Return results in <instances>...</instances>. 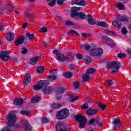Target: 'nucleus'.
<instances>
[{"instance_id": "nucleus-1", "label": "nucleus", "mask_w": 131, "mask_h": 131, "mask_svg": "<svg viewBox=\"0 0 131 131\" xmlns=\"http://www.w3.org/2000/svg\"><path fill=\"white\" fill-rule=\"evenodd\" d=\"M49 83L47 81H40L38 83L34 85L33 87V89L34 91H38V90H41L42 89V93L44 95H49L53 92V89L50 86H48Z\"/></svg>"}, {"instance_id": "nucleus-2", "label": "nucleus", "mask_w": 131, "mask_h": 131, "mask_svg": "<svg viewBox=\"0 0 131 131\" xmlns=\"http://www.w3.org/2000/svg\"><path fill=\"white\" fill-rule=\"evenodd\" d=\"M72 12H71V17L74 18L76 17V19L79 18L81 20H84L85 19V14L83 12H78L77 11H80L82 10V7H72Z\"/></svg>"}, {"instance_id": "nucleus-3", "label": "nucleus", "mask_w": 131, "mask_h": 131, "mask_svg": "<svg viewBox=\"0 0 131 131\" xmlns=\"http://www.w3.org/2000/svg\"><path fill=\"white\" fill-rule=\"evenodd\" d=\"M76 121L79 122L78 126L79 128H84L88 120H86V118L85 116H82L81 114H78L75 116Z\"/></svg>"}, {"instance_id": "nucleus-4", "label": "nucleus", "mask_w": 131, "mask_h": 131, "mask_svg": "<svg viewBox=\"0 0 131 131\" xmlns=\"http://www.w3.org/2000/svg\"><path fill=\"white\" fill-rule=\"evenodd\" d=\"M120 67V63L118 61H113L107 63V69H112V74H115Z\"/></svg>"}, {"instance_id": "nucleus-5", "label": "nucleus", "mask_w": 131, "mask_h": 131, "mask_svg": "<svg viewBox=\"0 0 131 131\" xmlns=\"http://www.w3.org/2000/svg\"><path fill=\"white\" fill-rule=\"evenodd\" d=\"M6 121L9 126H13L17 120V117L14 113H10L6 116Z\"/></svg>"}, {"instance_id": "nucleus-6", "label": "nucleus", "mask_w": 131, "mask_h": 131, "mask_svg": "<svg viewBox=\"0 0 131 131\" xmlns=\"http://www.w3.org/2000/svg\"><path fill=\"white\" fill-rule=\"evenodd\" d=\"M53 54L56 55L55 58L56 60H58V61H60V62L67 61V60L70 58V56H64L62 53H61V52L58 50H53Z\"/></svg>"}, {"instance_id": "nucleus-7", "label": "nucleus", "mask_w": 131, "mask_h": 131, "mask_svg": "<svg viewBox=\"0 0 131 131\" xmlns=\"http://www.w3.org/2000/svg\"><path fill=\"white\" fill-rule=\"evenodd\" d=\"M69 116V110L67 108H62L59 111L56 115L57 119H65Z\"/></svg>"}, {"instance_id": "nucleus-8", "label": "nucleus", "mask_w": 131, "mask_h": 131, "mask_svg": "<svg viewBox=\"0 0 131 131\" xmlns=\"http://www.w3.org/2000/svg\"><path fill=\"white\" fill-rule=\"evenodd\" d=\"M89 54L93 57H100L103 55V49L101 48L92 49L90 50Z\"/></svg>"}, {"instance_id": "nucleus-9", "label": "nucleus", "mask_w": 131, "mask_h": 131, "mask_svg": "<svg viewBox=\"0 0 131 131\" xmlns=\"http://www.w3.org/2000/svg\"><path fill=\"white\" fill-rule=\"evenodd\" d=\"M21 125L25 130L30 131L32 129V126L29 124L28 120H25L21 122Z\"/></svg>"}, {"instance_id": "nucleus-10", "label": "nucleus", "mask_w": 131, "mask_h": 131, "mask_svg": "<svg viewBox=\"0 0 131 131\" xmlns=\"http://www.w3.org/2000/svg\"><path fill=\"white\" fill-rule=\"evenodd\" d=\"M0 58L2 61H8L10 60L9 53L7 51H2L0 53Z\"/></svg>"}, {"instance_id": "nucleus-11", "label": "nucleus", "mask_w": 131, "mask_h": 131, "mask_svg": "<svg viewBox=\"0 0 131 131\" xmlns=\"http://www.w3.org/2000/svg\"><path fill=\"white\" fill-rule=\"evenodd\" d=\"M64 92H65V88L63 86H59L57 88L56 91V99H57V100L61 99V94L64 93Z\"/></svg>"}, {"instance_id": "nucleus-12", "label": "nucleus", "mask_w": 131, "mask_h": 131, "mask_svg": "<svg viewBox=\"0 0 131 131\" xmlns=\"http://www.w3.org/2000/svg\"><path fill=\"white\" fill-rule=\"evenodd\" d=\"M56 131H67V129L64 126V124L61 122H58L56 124Z\"/></svg>"}, {"instance_id": "nucleus-13", "label": "nucleus", "mask_w": 131, "mask_h": 131, "mask_svg": "<svg viewBox=\"0 0 131 131\" xmlns=\"http://www.w3.org/2000/svg\"><path fill=\"white\" fill-rule=\"evenodd\" d=\"M15 35L12 32H7L5 33V38L8 41H12Z\"/></svg>"}, {"instance_id": "nucleus-14", "label": "nucleus", "mask_w": 131, "mask_h": 131, "mask_svg": "<svg viewBox=\"0 0 131 131\" xmlns=\"http://www.w3.org/2000/svg\"><path fill=\"white\" fill-rule=\"evenodd\" d=\"M104 38L105 39V42L106 45L110 46L112 48H113V47H115V43L112 39L106 36H104Z\"/></svg>"}, {"instance_id": "nucleus-15", "label": "nucleus", "mask_w": 131, "mask_h": 131, "mask_svg": "<svg viewBox=\"0 0 131 131\" xmlns=\"http://www.w3.org/2000/svg\"><path fill=\"white\" fill-rule=\"evenodd\" d=\"M86 17H87V18H85V19L87 20L89 24H90V25H95V24H97V23H95L96 19L93 18V16L91 15V14L87 15Z\"/></svg>"}, {"instance_id": "nucleus-16", "label": "nucleus", "mask_w": 131, "mask_h": 131, "mask_svg": "<svg viewBox=\"0 0 131 131\" xmlns=\"http://www.w3.org/2000/svg\"><path fill=\"white\" fill-rule=\"evenodd\" d=\"M41 58V57L40 56L33 57L31 59L30 61L31 65H34L36 64V63H37V62H38V61H39Z\"/></svg>"}, {"instance_id": "nucleus-17", "label": "nucleus", "mask_w": 131, "mask_h": 131, "mask_svg": "<svg viewBox=\"0 0 131 131\" xmlns=\"http://www.w3.org/2000/svg\"><path fill=\"white\" fill-rule=\"evenodd\" d=\"M98 112V110L89 108L86 110V113L88 116H93Z\"/></svg>"}, {"instance_id": "nucleus-18", "label": "nucleus", "mask_w": 131, "mask_h": 131, "mask_svg": "<svg viewBox=\"0 0 131 131\" xmlns=\"http://www.w3.org/2000/svg\"><path fill=\"white\" fill-rule=\"evenodd\" d=\"M31 82V76L30 74H27L24 79V83L25 84H28Z\"/></svg>"}, {"instance_id": "nucleus-19", "label": "nucleus", "mask_w": 131, "mask_h": 131, "mask_svg": "<svg viewBox=\"0 0 131 131\" xmlns=\"http://www.w3.org/2000/svg\"><path fill=\"white\" fill-rule=\"evenodd\" d=\"M113 123L115 125L114 129H117V128L121 125V122H120V120L118 119H114Z\"/></svg>"}, {"instance_id": "nucleus-20", "label": "nucleus", "mask_w": 131, "mask_h": 131, "mask_svg": "<svg viewBox=\"0 0 131 131\" xmlns=\"http://www.w3.org/2000/svg\"><path fill=\"white\" fill-rule=\"evenodd\" d=\"M90 78H91V76H90V75L88 73H86V72L85 74L83 75L82 76V80L83 82H84L85 81H88V80H90Z\"/></svg>"}, {"instance_id": "nucleus-21", "label": "nucleus", "mask_w": 131, "mask_h": 131, "mask_svg": "<svg viewBox=\"0 0 131 131\" xmlns=\"http://www.w3.org/2000/svg\"><path fill=\"white\" fill-rule=\"evenodd\" d=\"M98 118H96L95 119H91L89 121V124H90L91 125H93V126H95V125H97V121H98Z\"/></svg>"}, {"instance_id": "nucleus-22", "label": "nucleus", "mask_w": 131, "mask_h": 131, "mask_svg": "<svg viewBox=\"0 0 131 131\" xmlns=\"http://www.w3.org/2000/svg\"><path fill=\"white\" fill-rule=\"evenodd\" d=\"M24 42V36H21L18 38L15 41L16 46H19V45H21Z\"/></svg>"}, {"instance_id": "nucleus-23", "label": "nucleus", "mask_w": 131, "mask_h": 131, "mask_svg": "<svg viewBox=\"0 0 131 131\" xmlns=\"http://www.w3.org/2000/svg\"><path fill=\"white\" fill-rule=\"evenodd\" d=\"M14 105H22L23 104V99L21 98H15L14 100Z\"/></svg>"}, {"instance_id": "nucleus-24", "label": "nucleus", "mask_w": 131, "mask_h": 131, "mask_svg": "<svg viewBox=\"0 0 131 131\" xmlns=\"http://www.w3.org/2000/svg\"><path fill=\"white\" fill-rule=\"evenodd\" d=\"M40 100H41L40 97L36 96L33 98H32L31 101L32 103H38V102H39Z\"/></svg>"}, {"instance_id": "nucleus-25", "label": "nucleus", "mask_w": 131, "mask_h": 131, "mask_svg": "<svg viewBox=\"0 0 131 131\" xmlns=\"http://www.w3.org/2000/svg\"><path fill=\"white\" fill-rule=\"evenodd\" d=\"M96 25L98 26H101L102 27H104V28L108 27V24H107V23H106V22L105 21H99L96 23Z\"/></svg>"}, {"instance_id": "nucleus-26", "label": "nucleus", "mask_w": 131, "mask_h": 131, "mask_svg": "<svg viewBox=\"0 0 131 131\" xmlns=\"http://www.w3.org/2000/svg\"><path fill=\"white\" fill-rule=\"evenodd\" d=\"M83 61L85 64H89V63H91V62L93 61V59H92V58H91V57L88 55H85Z\"/></svg>"}, {"instance_id": "nucleus-27", "label": "nucleus", "mask_w": 131, "mask_h": 131, "mask_svg": "<svg viewBox=\"0 0 131 131\" xmlns=\"http://www.w3.org/2000/svg\"><path fill=\"white\" fill-rule=\"evenodd\" d=\"M112 24L113 26L117 27V28H120L121 27V23L120 21H119V20L113 21Z\"/></svg>"}, {"instance_id": "nucleus-28", "label": "nucleus", "mask_w": 131, "mask_h": 131, "mask_svg": "<svg viewBox=\"0 0 131 131\" xmlns=\"http://www.w3.org/2000/svg\"><path fill=\"white\" fill-rule=\"evenodd\" d=\"M79 96H76L73 94L70 95L69 97V101L70 102H74V101H76V100H78Z\"/></svg>"}, {"instance_id": "nucleus-29", "label": "nucleus", "mask_w": 131, "mask_h": 131, "mask_svg": "<svg viewBox=\"0 0 131 131\" xmlns=\"http://www.w3.org/2000/svg\"><path fill=\"white\" fill-rule=\"evenodd\" d=\"M73 75H74V74L70 72H67L63 73V76H64V77H66V78H71V77H72Z\"/></svg>"}, {"instance_id": "nucleus-30", "label": "nucleus", "mask_w": 131, "mask_h": 131, "mask_svg": "<svg viewBox=\"0 0 131 131\" xmlns=\"http://www.w3.org/2000/svg\"><path fill=\"white\" fill-rule=\"evenodd\" d=\"M86 72V73H88L89 75L94 74V73L96 72V70L95 69V68H91L90 69H87Z\"/></svg>"}, {"instance_id": "nucleus-31", "label": "nucleus", "mask_w": 131, "mask_h": 131, "mask_svg": "<svg viewBox=\"0 0 131 131\" xmlns=\"http://www.w3.org/2000/svg\"><path fill=\"white\" fill-rule=\"evenodd\" d=\"M73 85L75 90H77V89H79V86H80V83H79V82L78 81H74L73 82Z\"/></svg>"}, {"instance_id": "nucleus-32", "label": "nucleus", "mask_w": 131, "mask_h": 131, "mask_svg": "<svg viewBox=\"0 0 131 131\" xmlns=\"http://www.w3.org/2000/svg\"><path fill=\"white\" fill-rule=\"evenodd\" d=\"M81 49H82V50H84L85 51H88V50H90L91 49V46L88 44H85L81 45L80 46Z\"/></svg>"}, {"instance_id": "nucleus-33", "label": "nucleus", "mask_w": 131, "mask_h": 131, "mask_svg": "<svg viewBox=\"0 0 131 131\" xmlns=\"http://www.w3.org/2000/svg\"><path fill=\"white\" fill-rule=\"evenodd\" d=\"M45 71V68L42 66H39L37 68V72L38 73H42Z\"/></svg>"}, {"instance_id": "nucleus-34", "label": "nucleus", "mask_w": 131, "mask_h": 131, "mask_svg": "<svg viewBox=\"0 0 131 131\" xmlns=\"http://www.w3.org/2000/svg\"><path fill=\"white\" fill-rule=\"evenodd\" d=\"M61 105L60 103H53V104L51 105V108L52 109H57V108H60Z\"/></svg>"}, {"instance_id": "nucleus-35", "label": "nucleus", "mask_w": 131, "mask_h": 131, "mask_svg": "<svg viewBox=\"0 0 131 131\" xmlns=\"http://www.w3.org/2000/svg\"><path fill=\"white\" fill-rule=\"evenodd\" d=\"M104 33L106 34H109L110 35H116V33L113 31H111L109 30H104Z\"/></svg>"}, {"instance_id": "nucleus-36", "label": "nucleus", "mask_w": 131, "mask_h": 131, "mask_svg": "<svg viewBox=\"0 0 131 131\" xmlns=\"http://www.w3.org/2000/svg\"><path fill=\"white\" fill-rule=\"evenodd\" d=\"M119 20H120V21H127V20H128V17L126 16H122L119 17Z\"/></svg>"}, {"instance_id": "nucleus-37", "label": "nucleus", "mask_w": 131, "mask_h": 131, "mask_svg": "<svg viewBox=\"0 0 131 131\" xmlns=\"http://www.w3.org/2000/svg\"><path fill=\"white\" fill-rule=\"evenodd\" d=\"M68 34H74V35H79L77 32L75 31L74 30H71L68 32Z\"/></svg>"}, {"instance_id": "nucleus-38", "label": "nucleus", "mask_w": 131, "mask_h": 131, "mask_svg": "<svg viewBox=\"0 0 131 131\" xmlns=\"http://www.w3.org/2000/svg\"><path fill=\"white\" fill-rule=\"evenodd\" d=\"M26 35H27V36H28V37L29 38L30 40H32L33 39V38L34 37V34H29V33H27L26 34Z\"/></svg>"}, {"instance_id": "nucleus-39", "label": "nucleus", "mask_w": 131, "mask_h": 131, "mask_svg": "<svg viewBox=\"0 0 131 131\" xmlns=\"http://www.w3.org/2000/svg\"><path fill=\"white\" fill-rule=\"evenodd\" d=\"M50 74H51V75L55 76L57 73H58V71L56 69L52 70L49 71Z\"/></svg>"}, {"instance_id": "nucleus-40", "label": "nucleus", "mask_w": 131, "mask_h": 131, "mask_svg": "<svg viewBox=\"0 0 131 131\" xmlns=\"http://www.w3.org/2000/svg\"><path fill=\"white\" fill-rule=\"evenodd\" d=\"M117 56L118 58H120V59H122L123 58H125L126 57V54L125 53H119L117 55Z\"/></svg>"}, {"instance_id": "nucleus-41", "label": "nucleus", "mask_w": 131, "mask_h": 131, "mask_svg": "<svg viewBox=\"0 0 131 131\" xmlns=\"http://www.w3.org/2000/svg\"><path fill=\"white\" fill-rule=\"evenodd\" d=\"M117 7H118L120 10H124V5L121 3H118L117 5Z\"/></svg>"}, {"instance_id": "nucleus-42", "label": "nucleus", "mask_w": 131, "mask_h": 131, "mask_svg": "<svg viewBox=\"0 0 131 131\" xmlns=\"http://www.w3.org/2000/svg\"><path fill=\"white\" fill-rule=\"evenodd\" d=\"M20 114L24 115V116H27V115H29V112L27 111H20Z\"/></svg>"}, {"instance_id": "nucleus-43", "label": "nucleus", "mask_w": 131, "mask_h": 131, "mask_svg": "<svg viewBox=\"0 0 131 131\" xmlns=\"http://www.w3.org/2000/svg\"><path fill=\"white\" fill-rule=\"evenodd\" d=\"M57 79V76L54 75V76H49V80H50V81H53L54 80H56Z\"/></svg>"}, {"instance_id": "nucleus-44", "label": "nucleus", "mask_w": 131, "mask_h": 131, "mask_svg": "<svg viewBox=\"0 0 131 131\" xmlns=\"http://www.w3.org/2000/svg\"><path fill=\"white\" fill-rule=\"evenodd\" d=\"M106 84H107L108 85V86H110L111 85H113V83H114L113 82V81L111 80H107L106 82H105Z\"/></svg>"}, {"instance_id": "nucleus-45", "label": "nucleus", "mask_w": 131, "mask_h": 131, "mask_svg": "<svg viewBox=\"0 0 131 131\" xmlns=\"http://www.w3.org/2000/svg\"><path fill=\"white\" fill-rule=\"evenodd\" d=\"M98 106L101 110H105V108H106V105L103 103H99Z\"/></svg>"}, {"instance_id": "nucleus-46", "label": "nucleus", "mask_w": 131, "mask_h": 131, "mask_svg": "<svg viewBox=\"0 0 131 131\" xmlns=\"http://www.w3.org/2000/svg\"><path fill=\"white\" fill-rule=\"evenodd\" d=\"M2 131H12V129L9 126H6L4 127L2 129Z\"/></svg>"}, {"instance_id": "nucleus-47", "label": "nucleus", "mask_w": 131, "mask_h": 131, "mask_svg": "<svg viewBox=\"0 0 131 131\" xmlns=\"http://www.w3.org/2000/svg\"><path fill=\"white\" fill-rule=\"evenodd\" d=\"M86 4L85 0H81L80 1H79L78 6H85V5Z\"/></svg>"}, {"instance_id": "nucleus-48", "label": "nucleus", "mask_w": 131, "mask_h": 131, "mask_svg": "<svg viewBox=\"0 0 131 131\" xmlns=\"http://www.w3.org/2000/svg\"><path fill=\"white\" fill-rule=\"evenodd\" d=\"M48 31V28H47L46 27H43L41 28V30L39 31V32H47Z\"/></svg>"}, {"instance_id": "nucleus-49", "label": "nucleus", "mask_w": 131, "mask_h": 131, "mask_svg": "<svg viewBox=\"0 0 131 131\" xmlns=\"http://www.w3.org/2000/svg\"><path fill=\"white\" fill-rule=\"evenodd\" d=\"M49 122V119L46 118H42L41 119V123H48Z\"/></svg>"}, {"instance_id": "nucleus-50", "label": "nucleus", "mask_w": 131, "mask_h": 131, "mask_svg": "<svg viewBox=\"0 0 131 131\" xmlns=\"http://www.w3.org/2000/svg\"><path fill=\"white\" fill-rule=\"evenodd\" d=\"M97 126H99L101 127L103 125V123H102V122H101V120H100V118H98V121L97 122Z\"/></svg>"}, {"instance_id": "nucleus-51", "label": "nucleus", "mask_w": 131, "mask_h": 131, "mask_svg": "<svg viewBox=\"0 0 131 131\" xmlns=\"http://www.w3.org/2000/svg\"><path fill=\"white\" fill-rule=\"evenodd\" d=\"M89 108V104L85 103L82 105V109H88Z\"/></svg>"}, {"instance_id": "nucleus-52", "label": "nucleus", "mask_w": 131, "mask_h": 131, "mask_svg": "<svg viewBox=\"0 0 131 131\" xmlns=\"http://www.w3.org/2000/svg\"><path fill=\"white\" fill-rule=\"evenodd\" d=\"M79 3V0H72V5H77L78 6V4Z\"/></svg>"}, {"instance_id": "nucleus-53", "label": "nucleus", "mask_w": 131, "mask_h": 131, "mask_svg": "<svg viewBox=\"0 0 131 131\" xmlns=\"http://www.w3.org/2000/svg\"><path fill=\"white\" fill-rule=\"evenodd\" d=\"M21 50L22 54H26V53H27V49L26 48L21 47Z\"/></svg>"}, {"instance_id": "nucleus-54", "label": "nucleus", "mask_w": 131, "mask_h": 131, "mask_svg": "<svg viewBox=\"0 0 131 131\" xmlns=\"http://www.w3.org/2000/svg\"><path fill=\"white\" fill-rule=\"evenodd\" d=\"M65 24H66V25H68V26H73V25H74V24H73V23L71 22V21H66Z\"/></svg>"}, {"instance_id": "nucleus-55", "label": "nucleus", "mask_w": 131, "mask_h": 131, "mask_svg": "<svg viewBox=\"0 0 131 131\" xmlns=\"http://www.w3.org/2000/svg\"><path fill=\"white\" fill-rule=\"evenodd\" d=\"M81 36L84 37H89V36H91V34L83 33L81 34Z\"/></svg>"}, {"instance_id": "nucleus-56", "label": "nucleus", "mask_w": 131, "mask_h": 131, "mask_svg": "<svg viewBox=\"0 0 131 131\" xmlns=\"http://www.w3.org/2000/svg\"><path fill=\"white\" fill-rule=\"evenodd\" d=\"M55 3H56V0H53L52 2L49 3L48 5L50 7H54V6H55Z\"/></svg>"}, {"instance_id": "nucleus-57", "label": "nucleus", "mask_w": 131, "mask_h": 131, "mask_svg": "<svg viewBox=\"0 0 131 131\" xmlns=\"http://www.w3.org/2000/svg\"><path fill=\"white\" fill-rule=\"evenodd\" d=\"M121 32L122 34H126V33H127V30H126V29H125V28H123L122 29Z\"/></svg>"}, {"instance_id": "nucleus-58", "label": "nucleus", "mask_w": 131, "mask_h": 131, "mask_svg": "<svg viewBox=\"0 0 131 131\" xmlns=\"http://www.w3.org/2000/svg\"><path fill=\"white\" fill-rule=\"evenodd\" d=\"M64 1L66 0H57V3L58 5H62V4H64Z\"/></svg>"}, {"instance_id": "nucleus-59", "label": "nucleus", "mask_w": 131, "mask_h": 131, "mask_svg": "<svg viewBox=\"0 0 131 131\" xmlns=\"http://www.w3.org/2000/svg\"><path fill=\"white\" fill-rule=\"evenodd\" d=\"M68 69H69L70 70H72V69H74V65L71 64L68 67Z\"/></svg>"}, {"instance_id": "nucleus-60", "label": "nucleus", "mask_w": 131, "mask_h": 131, "mask_svg": "<svg viewBox=\"0 0 131 131\" xmlns=\"http://www.w3.org/2000/svg\"><path fill=\"white\" fill-rule=\"evenodd\" d=\"M7 9H13V5H12V4H8L7 5Z\"/></svg>"}, {"instance_id": "nucleus-61", "label": "nucleus", "mask_w": 131, "mask_h": 131, "mask_svg": "<svg viewBox=\"0 0 131 131\" xmlns=\"http://www.w3.org/2000/svg\"><path fill=\"white\" fill-rule=\"evenodd\" d=\"M76 57L78 59H82V55L81 54H77Z\"/></svg>"}, {"instance_id": "nucleus-62", "label": "nucleus", "mask_w": 131, "mask_h": 131, "mask_svg": "<svg viewBox=\"0 0 131 131\" xmlns=\"http://www.w3.org/2000/svg\"><path fill=\"white\" fill-rule=\"evenodd\" d=\"M126 52L127 53L131 55V49H127L126 50Z\"/></svg>"}, {"instance_id": "nucleus-63", "label": "nucleus", "mask_w": 131, "mask_h": 131, "mask_svg": "<svg viewBox=\"0 0 131 131\" xmlns=\"http://www.w3.org/2000/svg\"><path fill=\"white\" fill-rule=\"evenodd\" d=\"M28 24L27 23H26L25 24H24L23 25V28H24V29H25L26 28V26H27V25Z\"/></svg>"}, {"instance_id": "nucleus-64", "label": "nucleus", "mask_w": 131, "mask_h": 131, "mask_svg": "<svg viewBox=\"0 0 131 131\" xmlns=\"http://www.w3.org/2000/svg\"><path fill=\"white\" fill-rule=\"evenodd\" d=\"M128 29H131V25H128Z\"/></svg>"}]
</instances>
